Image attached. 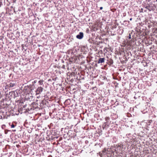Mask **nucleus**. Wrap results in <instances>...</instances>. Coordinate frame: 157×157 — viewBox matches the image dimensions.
Masks as SVG:
<instances>
[{"mask_svg": "<svg viewBox=\"0 0 157 157\" xmlns=\"http://www.w3.org/2000/svg\"><path fill=\"white\" fill-rule=\"evenodd\" d=\"M128 38L129 39H130L131 38V35L130 34H129V36H128Z\"/></svg>", "mask_w": 157, "mask_h": 157, "instance_id": "13", "label": "nucleus"}, {"mask_svg": "<svg viewBox=\"0 0 157 157\" xmlns=\"http://www.w3.org/2000/svg\"><path fill=\"white\" fill-rule=\"evenodd\" d=\"M113 61L112 60H111L109 61V63L111 64H112L113 63Z\"/></svg>", "mask_w": 157, "mask_h": 157, "instance_id": "11", "label": "nucleus"}, {"mask_svg": "<svg viewBox=\"0 0 157 157\" xmlns=\"http://www.w3.org/2000/svg\"><path fill=\"white\" fill-rule=\"evenodd\" d=\"M43 88L41 86L38 87L36 91V94H40L43 91Z\"/></svg>", "mask_w": 157, "mask_h": 157, "instance_id": "3", "label": "nucleus"}, {"mask_svg": "<svg viewBox=\"0 0 157 157\" xmlns=\"http://www.w3.org/2000/svg\"><path fill=\"white\" fill-rule=\"evenodd\" d=\"M5 134H6L7 133V132H6V130H5Z\"/></svg>", "mask_w": 157, "mask_h": 157, "instance_id": "18", "label": "nucleus"}, {"mask_svg": "<svg viewBox=\"0 0 157 157\" xmlns=\"http://www.w3.org/2000/svg\"><path fill=\"white\" fill-rule=\"evenodd\" d=\"M132 18H130V21H132Z\"/></svg>", "mask_w": 157, "mask_h": 157, "instance_id": "17", "label": "nucleus"}, {"mask_svg": "<svg viewBox=\"0 0 157 157\" xmlns=\"http://www.w3.org/2000/svg\"><path fill=\"white\" fill-rule=\"evenodd\" d=\"M105 58H100L98 59V63H104L105 60Z\"/></svg>", "mask_w": 157, "mask_h": 157, "instance_id": "5", "label": "nucleus"}, {"mask_svg": "<svg viewBox=\"0 0 157 157\" xmlns=\"http://www.w3.org/2000/svg\"><path fill=\"white\" fill-rule=\"evenodd\" d=\"M147 6H146L145 7V8L148 10L149 11H151L153 10V9H154V7L155 5L154 4L149 3L147 4Z\"/></svg>", "mask_w": 157, "mask_h": 157, "instance_id": "2", "label": "nucleus"}, {"mask_svg": "<svg viewBox=\"0 0 157 157\" xmlns=\"http://www.w3.org/2000/svg\"><path fill=\"white\" fill-rule=\"evenodd\" d=\"M146 2L147 3H150L151 4H153V0H146Z\"/></svg>", "mask_w": 157, "mask_h": 157, "instance_id": "7", "label": "nucleus"}, {"mask_svg": "<svg viewBox=\"0 0 157 157\" xmlns=\"http://www.w3.org/2000/svg\"><path fill=\"white\" fill-rule=\"evenodd\" d=\"M100 10H101L103 9V7H101L100 8Z\"/></svg>", "mask_w": 157, "mask_h": 157, "instance_id": "16", "label": "nucleus"}, {"mask_svg": "<svg viewBox=\"0 0 157 157\" xmlns=\"http://www.w3.org/2000/svg\"><path fill=\"white\" fill-rule=\"evenodd\" d=\"M109 48L110 49V50H111V48Z\"/></svg>", "mask_w": 157, "mask_h": 157, "instance_id": "20", "label": "nucleus"}, {"mask_svg": "<svg viewBox=\"0 0 157 157\" xmlns=\"http://www.w3.org/2000/svg\"><path fill=\"white\" fill-rule=\"evenodd\" d=\"M2 5V3L1 2H0V7Z\"/></svg>", "mask_w": 157, "mask_h": 157, "instance_id": "15", "label": "nucleus"}, {"mask_svg": "<svg viewBox=\"0 0 157 157\" xmlns=\"http://www.w3.org/2000/svg\"><path fill=\"white\" fill-rule=\"evenodd\" d=\"M115 148H116L115 151L117 154L120 153V151H121V153L125 149V147H124L123 143L121 142L116 145Z\"/></svg>", "mask_w": 157, "mask_h": 157, "instance_id": "1", "label": "nucleus"}, {"mask_svg": "<svg viewBox=\"0 0 157 157\" xmlns=\"http://www.w3.org/2000/svg\"><path fill=\"white\" fill-rule=\"evenodd\" d=\"M16 85V83L14 82H10L9 84V86L10 87H12Z\"/></svg>", "mask_w": 157, "mask_h": 157, "instance_id": "6", "label": "nucleus"}, {"mask_svg": "<svg viewBox=\"0 0 157 157\" xmlns=\"http://www.w3.org/2000/svg\"><path fill=\"white\" fill-rule=\"evenodd\" d=\"M3 128V127H2V128Z\"/></svg>", "mask_w": 157, "mask_h": 157, "instance_id": "21", "label": "nucleus"}, {"mask_svg": "<svg viewBox=\"0 0 157 157\" xmlns=\"http://www.w3.org/2000/svg\"><path fill=\"white\" fill-rule=\"evenodd\" d=\"M5 134H6L7 133V132H6V130H5Z\"/></svg>", "mask_w": 157, "mask_h": 157, "instance_id": "19", "label": "nucleus"}, {"mask_svg": "<svg viewBox=\"0 0 157 157\" xmlns=\"http://www.w3.org/2000/svg\"><path fill=\"white\" fill-rule=\"evenodd\" d=\"M83 33L82 32H80L79 34L76 36V37L78 39H81L83 38Z\"/></svg>", "mask_w": 157, "mask_h": 157, "instance_id": "4", "label": "nucleus"}, {"mask_svg": "<svg viewBox=\"0 0 157 157\" xmlns=\"http://www.w3.org/2000/svg\"><path fill=\"white\" fill-rule=\"evenodd\" d=\"M132 40H130V41H128V45H131V44L132 43Z\"/></svg>", "mask_w": 157, "mask_h": 157, "instance_id": "10", "label": "nucleus"}, {"mask_svg": "<svg viewBox=\"0 0 157 157\" xmlns=\"http://www.w3.org/2000/svg\"><path fill=\"white\" fill-rule=\"evenodd\" d=\"M107 48H105L104 49V51H105V50H106L107 51Z\"/></svg>", "mask_w": 157, "mask_h": 157, "instance_id": "14", "label": "nucleus"}, {"mask_svg": "<svg viewBox=\"0 0 157 157\" xmlns=\"http://www.w3.org/2000/svg\"><path fill=\"white\" fill-rule=\"evenodd\" d=\"M15 127V125L13 124H12L11 125V127L12 128H13Z\"/></svg>", "mask_w": 157, "mask_h": 157, "instance_id": "12", "label": "nucleus"}, {"mask_svg": "<svg viewBox=\"0 0 157 157\" xmlns=\"http://www.w3.org/2000/svg\"><path fill=\"white\" fill-rule=\"evenodd\" d=\"M43 80H40L38 82L39 84L41 85H43Z\"/></svg>", "mask_w": 157, "mask_h": 157, "instance_id": "8", "label": "nucleus"}, {"mask_svg": "<svg viewBox=\"0 0 157 157\" xmlns=\"http://www.w3.org/2000/svg\"><path fill=\"white\" fill-rule=\"evenodd\" d=\"M3 128V127H2V128Z\"/></svg>", "mask_w": 157, "mask_h": 157, "instance_id": "22", "label": "nucleus"}, {"mask_svg": "<svg viewBox=\"0 0 157 157\" xmlns=\"http://www.w3.org/2000/svg\"><path fill=\"white\" fill-rule=\"evenodd\" d=\"M105 121H106V123H107V122H108V121L109 120V119H110V118L109 117H106L105 118Z\"/></svg>", "mask_w": 157, "mask_h": 157, "instance_id": "9", "label": "nucleus"}]
</instances>
